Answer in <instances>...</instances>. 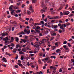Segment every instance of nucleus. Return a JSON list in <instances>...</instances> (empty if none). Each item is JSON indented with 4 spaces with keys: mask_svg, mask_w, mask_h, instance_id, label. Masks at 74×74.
Here are the masks:
<instances>
[{
    "mask_svg": "<svg viewBox=\"0 0 74 74\" xmlns=\"http://www.w3.org/2000/svg\"><path fill=\"white\" fill-rule=\"evenodd\" d=\"M12 7H14L13 5H11L9 8V9L11 11V12L10 13L11 14H13V13L14 12V10L12 9Z\"/></svg>",
    "mask_w": 74,
    "mask_h": 74,
    "instance_id": "f257e3e1",
    "label": "nucleus"
},
{
    "mask_svg": "<svg viewBox=\"0 0 74 74\" xmlns=\"http://www.w3.org/2000/svg\"><path fill=\"white\" fill-rule=\"evenodd\" d=\"M58 26L57 25H51L52 29H57L58 28Z\"/></svg>",
    "mask_w": 74,
    "mask_h": 74,
    "instance_id": "f03ea898",
    "label": "nucleus"
},
{
    "mask_svg": "<svg viewBox=\"0 0 74 74\" xmlns=\"http://www.w3.org/2000/svg\"><path fill=\"white\" fill-rule=\"evenodd\" d=\"M1 61L3 62H5V63H6L7 62V60H6V58L4 57H3V58L1 60Z\"/></svg>",
    "mask_w": 74,
    "mask_h": 74,
    "instance_id": "7ed1b4c3",
    "label": "nucleus"
},
{
    "mask_svg": "<svg viewBox=\"0 0 74 74\" xmlns=\"http://www.w3.org/2000/svg\"><path fill=\"white\" fill-rule=\"evenodd\" d=\"M33 5H31L30 6V11H32V12H34V11L33 10V9L32 8Z\"/></svg>",
    "mask_w": 74,
    "mask_h": 74,
    "instance_id": "20e7f679",
    "label": "nucleus"
},
{
    "mask_svg": "<svg viewBox=\"0 0 74 74\" xmlns=\"http://www.w3.org/2000/svg\"><path fill=\"white\" fill-rule=\"evenodd\" d=\"M56 52L57 53H59V54H60V53L59 52H61V50L60 49H58L56 50Z\"/></svg>",
    "mask_w": 74,
    "mask_h": 74,
    "instance_id": "39448f33",
    "label": "nucleus"
},
{
    "mask_svg": "<svg viewBox=\"0 0 74 74\" xmlns=\"http://www.w3.org/2000/svg\"><path fill=\"white\" fill-rule=\"evenodd\" d=\"M54 19H59L60 18V17L59 16H54L53 17Z\"/></svg>",
    "mask_w": 74,
    "mask_h": 74,
    "instance_id": "423d86ee",
    "label": "nucleus"
},
{
    "mask_svg": "<svg viewBox=\"0 0 74 74\" xmlns=\"http://www.w3.org/2000/svg\"><path fill=\"white\" fill-rule=\"evenodd\" d=\"M35 30L36 32H37V33H40V30H38V29H35Z\"/></svg>",
    "mask_w": 74,
    "mask_h": 74,
    "instance_id": "0eeeda50",
    "label": "nucleus"
},
{
    "mask_svg": "<svg viewBox=\"0 0 74 74\" xmlns=\"http://www.w3.org/2000/svg\"><path fill=\"white\" fill-rule=\"evenodd\" d=\"M46 41V39H43L41 41V43H42V44H44L45 43V41Z\"/></svg>",
    "mask_w": 74,
    "mask_h": 74,
    "instance_id": "6e6552de",
    "label": "nucleus"
},
{
    "mask_svg": "<svg viewBox=\"0 0 74 74\" xmlns=\"http://www.w3.org/2000/svg\"><path fill=\"white\" fill-rule=\"evenodd\" d=\"M19 35H20V34H25V33L24 32H23L22 31L21 32H20L19 33Z\"/></svg>",
    "mask_w": 74,
    "mask_h": 74,
    "instance_id": "1a4fd4ad",
    "label": "nucleus"
},
{
    "mask_svg": "<svg viewBox=\"0 0 74 74\" xmlns=\"http://www.w3.org/2000/svg\"><path fill=\"white\" fill-rule=\"evenodd\" d=\"M21 41H22L24 43H25V42H27L26 40L25 39H21Z\"/></svg>",
    "mask_w": 74,
    "mask_h": 74,
    "instance_id": "9d476101",
    "label": "nucleus"
},
{
    "mask_svg": "<svg viewBox=\"0 0 74 74\" xmlns=\"http://www.w3.org/2000/svg\"><path fill=\"white\" fill-rule=\"evenodd\" d=\"M27 14L28 15H30V14H31V12H30V11L29 10H27Z\"/></svg>",
    "mask_w": 74,
    "mask_h": 74,
    "instance_id": "9b49d317",
    "label": "nucleus"
},
{
    "mask_svg": "<svg viewBox=\"0 0 74 74\" xmlns=\"http://www.w3.org/2000/svg\"><path fill=\"white\" fill-rule=\"evenodd\" d=\"M18 66H20V67H21L22 68H23V65H22V64L21 63H18Z\"/></svg>",
    "mask_w": 74,
    "mask_h": 74,
    "instance_id": "f8f14e48",
    "label": "nucleus"
},
{
    "mask_svg": "<svg viewBox=\"0 0 74 74\" xmlns=\"http://www.w3.org/2000/svg\"><path fill=\"white\" fill-rule=\"evenodd\" d=\"M51 35L52 36H56V34L55 33H54L53 34L51 33Z\"/></svg>",
    "mask_w": 74,
    "mask_h": 74,
    "instance_id": "ddd939ff",
    "label": "nucleus"
},
{
    "mask_svg": "<svg viewBox=\"0 0 74 74\" xmlns=\"http://www.w3.org/2000/svg\"><path fill=\"white\" fill-rule=\"evenodd\" d=\"M56 46H52L51 48L53 49V50H55V49L56 48Z\"/></svg>",
    "mask_w": 74,
    "mask_h": 74,
    "instance_id": "4468645a",
    "label": "nucleus"
},
{
    "mask_svg": "<svg viewBox=\"0 0 74 74\" xmlns=\"http://www.w3.org/2000/svg\"><path fill=\"white\" fill-rule=\"evenodd\" d=\"M16 38V42H18L19 41V38L18 37H16L15 38Z\"/></svg>",
    "mask_w": 74,
    "mask_h": 74,
    "instance_id": "2eb2a0df",
    "label": "nucleus"
},
{
    "mask_svg": "<svg viewBox=\"0 0 74 74\" xmlns=\"http://www.w3.org/2000/svg\"><path fill=\"white\" fill-rule=\"evenodd\" d=\"M34 25L36 26H38V25H41V24L40 23H35Z\"/></svg>",
    "mask_w": 74,
    "mask_h": 74,
    "instance_id": "dca6fc26",
    "label": "nucleus"
},
{
    "mask_svg": "<svg viewBox=\"0 0 74 74\" xmlns=\"http://www.w3.org/2000/svg\"><path fill=\"white\" fill-rule=\"evenodd\" d=\"M45 12V11L43 9H41V11H40V12L42 13H43V12Z\"/></svg>",
    "mask_w": 74,
    "mask_h": 74,
    "instance_id": "f3484780",
    "label": "nucleus"
},
{
    "mask_svg": "<svg viewBox=\"0 0 74 74\" xmlns=\"http://www.w3.org/2000/svg\"><path fill=\"white\" fill-rule=\"evenodd\" d=\"M19 53H20V54H21V55H24V54H25V53L23 52L22 51L19 52Z\"/></svg>",
    "mask_w": 74,
    "mask_h": 74,
    "instance_id": "a211bd4d",
    "label": "nucleus"
},
{
    "mask_svg": "<svg viewBox=\"0 0 74 74\" xmlns=\"http://www.w3.org/2000/svg\"><path fill=\"white\" fill-rule=\"evenodd\" d=\"M26 49H25V48H23L22 49V51H23V52H26Z\"/></svg>",
    "mask_w": 74,
    "mask_h": 74,
    "instance_id": "6ab92c4d",
    "label": "nucleus"
},
{
    "mask_svg": "<svg viewBox=\"0 0 74 74\" xmlns=\"http://www.w3.org/2000/svg\"><path fill=\"white\" fill-rule=\"evenodd\" d=\"M35 29H36L37 30H38V29H40V27L38 26H37L36 28Z\"/></svg>",
    "mask_w": 74,
    "mask_h": 74,
    "instance_id": "aec40b11",
    "label": "nucleus"
},
{
    "mask_svg": "<svg viewBox=\"0 0 74 74\" xmlns=\"http://www.w3.org/2000/svg\"><path fill=\"white\" fill-rule=\"evenodd\" d=\"M49 60V58L47 57L45 58V60H46V61H47Z\"/></svg>",
    "mask_w": 74,
    "mask_h": 74,
    "instance_id": "412c9836",
    "label": "nucleus"
},
{
    "mask_svg": "<svg viewBox=\"0 0 74 74\" xmlns=\"http://www.w3.org/2000/svg\"><path fill=\"white\" fill-rule=\"evenodd\" d=\"M34 47H36V48H37V47H40V45H34Z\"/></svg>",
    "mask_w": 74,
    "mask_h": 74,
    "instance_id": "4be33fe9",
    "label": "nucleus"
},
{
    "mask_svg": "<svg viewBox=\"0 0 74 74\" xmlns=\"http://www.w3.org/2000/svg\"><path fill=\"white\" fill-rule=\"evenodd\" d=\"M38 62H39V64H42V62H41V60H39Z\"/></svg>",
    "mask_w": 74,
    "mask_h": 74,
    "instance_id": "5701e85b",
    "label": "nucleus"
},
{
    "mask_svg": "<svg viewBox=\"0 0 74 74\" xmlns=\"http://www.w3.org/2000/svg\"><path fill=\"white\" fill-rule=\"evenodd\" d=\"M40 23L41 24H42L43 25H44V22L43 21H42L40 22Z\"/></svg>",
    "mask_w": 74,
    "mask_h": 74,
    "instance_id": "b1692460",
    "label": "nucleus"
},
{
    "mask_svg": "<svg viewBox=\"0 0 74 74\" xmlns=\"http://www.w3.org/2000/svg\"><path fill=\"white\" fill-rule=\"evenodd\" d=\"M63 8V7L61 6L60 8L58 10V11H60V10H62Z\"/></svg>",
    "mask_w": 74,
    "mask_h": 74,
    "instance_id": "393cba45",
    "label": "nucleus"
},
{
    "mask_svg": "<svg viewBox=\"0 0 74 74\" xmlns=\"http://www.w3.org/2000/svg\"><path fill=\"white\" fill-rule=\"evenodd\" d=\"M65 15H69L70 14V12H67L65 13Z\"/></svg>",
    "mask_w": 74,
    "mask_h": 74,
    "instance_id": "a878e982",
    "label": "nucleus"
},
{
    "mask_svg": "<svg viewBox=\"0 0 74 74\" xmlns=\"http://www.w3.org/2000/svg\"><path fill=\"white\" fill-rule=\"evenodd\" d=\"M24 58V56H23L21 57V60H23V59Z\"/></svg>",
    "mask_w": 74,
    "mask_h": 74,
    "instance_id": "bb28decb",
    "label": "nucleus"
},
{
    "mask_svg": "<svg viewBox=\"0 0 74 74\" xmlns=\"http://www.w3.org/2000/svg\"><path fill=\"white\" fill-rule=\"evenodd\" d=\"M5 54L6 55H8L9 56H11V54H10V53H8L6 52Z\"/></svg>",
    "mask_w": 74,
    "mask_h": 74,
    "instance_id": "cd10ccee",
    "label": "nucleus"
},
{
    "mask_svg": "<svg viewBox=\"0 0 74 74\" xmlns=\"http://www.w3.org/2000/svg\"><path fill=\"white\" fill-rule=\"evenodd\" d=\"M55 38V37H51V38L50 39V41H52V40H53V38Z\"/></svg>",
    "mask_w": 74,
    "mask_h": 74,
    "instance_id": "c85d7f7f",
    "label": "nucleus"
},
{
    "mask_svg": "<svg viewBox=\"0 0 74 74\" xmlns=\"http://www.w3.org/2000/svg\"><path fill=\"white\" fill-rule=\"evenodd\" d=\"M52 73H56V70H53V71H52Z\"/></svg>",
    "mask_w": 74,
    "mask_h": 74,
    "instance_id": "c756f323",
    "label": "nucleus"
},
{
    "mask_svg": "<svg viewBox=\"0 0 74 74\" xmlns=\"http://www.w3.org/2000/svg\"><path fill=\"white\" fill-rule=\"evenodd\" d=\"M11 42H12L14 41V38L13 37H12L11 40Z\"/></svg>",
    "mask_w": 74,
    "mask_h": 74,
    "instance_id": "7c9ffc66",
    "label": "nucleus"
},
{
    "mask_svg": "<svg viewBox=\"0 0 74 74\" xmlns=\"http://www.w3.org/2000/svg\"><path fill=\"white\" fill-rule=\"evenodd\" d=\"M19 47H20V46H19V45H16V48H17V49H18V48H19Z\"/></svg>",
    "mask_w": 74,
    "mask_h": 74,
    "instance_id": "2f4dec72",
    "label": "nucleus"
},
{
    "mask_svg": "<svg viewBox=\"0 0 74 74\" xmlns=\"http://www.w3.org/2000/svg\"><path fill=\"white\" fill-rule=\"evenodd\" d=\"M51 58L52 59V58H53L54 59H55L56 58V57L52 56H51Z\"/></svg>",
    "mask_w": 74,
    "mask_h": 74,
    "instance_id": "473e14b6",
    "label": "nucleus"
},
{
    "mask_svg": "<svg viewBox=\"0 0 74 74\" xmlns=\"http://www.w3.org/2000/svg\"><path fill=\"white\" fill-rule=\"evenodd\" d=\"M14 45H14V43H11L10 44V46H11V47H13V46H14Z\"/></svg>",
    "mask_w": 74,
    "mask_h": 74,
    "instance_id": "72a5a7b5",
    "label": "nucleus"
},
{
    "mask_svg": "<svg viewBox=\"0 0 74 74\" xmlns=\"http://www.w3.org/2000/svg\"><path fill=\"white\" fill-rule=\"evenodd\" d=\"M58 32H59L60 33H61L62 32V31L60 29L58 31Z\"/></svg>",
    "mask_w": 74,
    "mask_h": 74,
    "instance_id": "f704fd0d",
    "label": "nucleus"
},
{
    "mask_svg": "<svg viewBox=\"0 0 74 74\" xmlns=\"http://www.w3.org/2000/svg\"><path fill=\"white\" fill-rule=\"evenodd\" d=\"M63 44H67V41H65L63 43Z\"/></svg>",
    "mask_w": 74,
    "mask_h": 74,
    "instance_id": "c9c22d12",
    "label": "nucleus"
},
{
    "mask_svg": "<svg viewBox=\"0 0 74 74\" xmlns=\"http://www.w3.org/2000/svg\"><path fill=\"white\" fill-rule=\"evenodd\" d=\"M63 28V25H61L60 27V29H62Z\"/></svg>",
    "mask_w": 74,
    "mask_h": 74,
    "instance_id": "e433bc0d",
    "label": "nucleus"
},
{
    "mask_svg": "<svg viewBox=\"0 0 74 74\" xmlns=\"http://www.w3.org/2000/svg\"><path fill=\"white\" fill-rule=\"evenodd\" d=\"M2 66H3V67H6V65L4 64H2Z\"/></svg>",
    "mask_w": 74,
    "mask_h": 74,
    "instance_id": "4c0bfd02",
    "label": "nucleus"
},
{
    "mask_svg": "<svg viewBox=\"0 0 74 74\" xmlns=\"http://www.w3.org/2000/svg\"><path fill=\"white\" fill-rule=\"evenodd\" d=\"M36 1H37V0H33L32 1V2L33 3H35Z\"/></svg>",
    "mask_w": 74,
    "mask_h": 74,
    "instance_id": "58836bf2",
    "label": "nucleus"
},
{
    "mask_svg": "<svg viewBox=\"0 0 74 74\" xmlns=\"http://www.w3.org/2000/svg\"><path fill=\"white\" fill-rule=\"evenodd\" d=\"M26 33L27 34H29V33H30V30L28 31Z\"/></svg>",
    "mask_w": 74,
    "mask_h": 74,
    "instance_id": "ea45409f",
    "label": "nucleus"
},
{
    "mask_svg": "<svg viewBox=\"0 0 74 74\" xmlns=\"http://www.w3.org/2000/svg\"><path fill=\"white\" fill-rule=\"evenodd\" d=\"M53 70H56V67H55L53 66Z\"/></svg>",
    "mask_w": 74,
    "mask_h": 74,
    "instance_id": "a19ab883",
    "label": "nucleus"
},
{
    "mask_svg": "<svg viewBox=\"0 0 74 74\" xmlns=\"http://www.w3.org/2000/svg\"><path fill=\"white\" fill-rule=\"evenodd\" d=\"M1 35L2 36H5V34H4V33H3V34H1Z\"/></svg>",
    "mask_w": 74,
    "mask_h": 74,
    "instance_id": "79ce46f5",
    "label": "nucleus"
},
{
    "mask_svg": "<svg viewBox=\"0 0 74 74\" xmlns=\"http://www.w3.org/2000/svg\"><path fill=\"white\" fill-rule=\"evenodd\" d=\"M25 5L24 4H23L21 5V7H22V8H24V7H25Z\"/></svg>",
    "mask_w": 74,
    "mask_h": 74,
    "instance_id": "37998d69",
    "label": "nucleus"
},
{
    "mask_svg": "<svg viewBox=\"0 0 74 74\" xmlns=\"http://www.w3.org/2000/svg\"><path fill=\"white\" fill-rule=\"evenodd\" d=\"M48 61L47 62V63H51V61H49V60H47Z\"/></svg>",
    "mask_w": 74,
    "mask_h": 74,
    "instance_id": "c03bdc74",
    "label": "nucleus"
},
{
    "mask_svg": "<svg viewBox=\"0 0 74 74\" xmlns=\"http://www.w3.org/2000/svg\"><path fill=\"white\" fill-rule=\"evenodd\" d=\"M61 29H62V32L63 33L64 32H65V30H64V28H61Z\"/></svg>",
    "mask_w": 74,
    "mask_h": 74,
    "instance_id": "a18cd8bd",
    "label": "nucleus"
},
{
    "mask_svg": "<svg viewBox=\"0 0 74 74\" xmlns=\"http://www.w3.org/2000/svg\"><path fill=\"white\" fill-rule=\"evenodd\" d=\"M31 21H33V19L32 18H31L30 19L29 22H31Z\"/></svg>",
    "mask_w": 74,
    "mask_h": 74,
    "instance_id": "49530a36",
    "label": "nucleus"
},
{
    "mask_svg": "<svg viewBox=\"0 0 74 74\" xmlns=\"http://www.w3.org/2000/svg\"><path fill=\"white\" fill-rule=\"evenodd\" d=\"M7 46H6V45H5L4 46V47H3V48L4 49H5V48H7Z\"/></svg>",
    "mask_w": 74,
    "mask_h": 74,
    "instance_id": "de8ad7c7",
    "label": "nucleus"
},
{
    "mask_svg": "<svg viewBox=\"0 0 74 74\" xmlns=\"http://www.w3.org/2000/svg\"><path fill=\"white\" fill-rule=\"evenodd\" d=\"M68 45L69 47H70L71 46V45L69 43H68Z\"/></svg>",
    "mask_w": 74,
    "mask_h": 74,
    "instance_id": "09e8293b",
    "label": "nucleus"
},
{
    "mask_svg": "<svg viewBox=\"0 0 74 74\" xmlns=\"http://www.w3.org/2000/svg\"><path fill=\"white\" fill-rule=\"evenodd\" d=\"M44 17H45V15L44 14H43L42 15V18L43 19H44Z\"/></svg>",
    "mask_w": 74,
    "mask_h": 74,
    "instance_id": "8fccbe9b",
    "label": "nucleus"
},
{
    "mask_svg": "<svg viewBox=\"0 0 74 74\" xmlns=\"http://www.w3.org/2000/svg\"><path fill=\"white\" fill-rule=\"evenodd\" d=\"M65 50H69V49L67 47H66L65 49Z\"/></svg>",
    "mask_w": 74,
    "mask_h": 74,
    "instance_id": "3c124183",
    "label": "nucleus"
},
{
    "mask_svg": "<svg viewBox=\"0 0 74 74\" xmlns=\"http://www.w3.org/2000/svg\"><path fill=\"white\" fill-rule=\"evenodd\" d=\"M14 29H15V27H13L12 29V31H14Z\"/></svg>",
    "mask_w": 74,
    "mask_h": 74,
    "instance_id": "603ef678",
    "label": "nucleus"
},
{
    "mask_svg": "<svg viewBox=\"0 0 74 74\" xmlns=\"http://www.w3.org/2000/svg\"><path fill=\"white\" fill-rule=\"evenodd\" d=\"M60 16L62 15V16H63V14L62 12H60Z\"/></svg>",
    "mask_w": 74,
    "mask_h": 74,
    "instance_id": "864d4df0",
    "label": "nucleus"
},
{
    "mask_svg": "<svg viewBox=\"0 0 74 74\" xmlns=\"http://www.w3.org/2000/svg\"><path fill=\"white\" fill-rule=\"evenodd\" d=\"M66 24V26H69V25H70L69 23H67Z\"/></svg>",
    "mask_w": 74,
    "mask_h": 74,
    "instance_id": "5fc2aeb1",
    "label": "nucleus"
},
{
    "mask_svg": "<svg viewBox=\"0 0 74 74\" xmlns=\"http://www.w3.org/2000/svg\"><path fill=\"white\" fill-rule=\"evenodd\" d=\"M46 38L47 40V41H48V40H49V38H48V37L46 36Z\"/></svg>",
    "mask_w": 74,
    "mask_h": 74,
    "instance_id": "6e6d98bb",
    "label": "nucleus"
},
{
    "mask_svg": "<svg viewBox=\"0 0 74 74\" xmlns=\"http://www.w3.org/2000/svg\"><path fill=\"white\" fill-rule=\"evenodd\" d=\"M8 40H5V44H6V43H7V42H8Z\"/></svg>",
    "mask_w": 74,
    "mask_h": 74,
    "instance_id": "4d7b16f0",
    "label": "nucleus"
},
{
    "mask_svg": "<svg viewBox=\"0 0 74 74\" xmlns=\"http://www.w3.org/2000/svg\"><path fill=\"white\" fill-rule=\"evenodd\" d=\"M14 66L16 68H18V66L17 65H15Z\"/></svg>",
    "mask_w": 74,
    "mask_h": 74,
    "instance_id": "13d9d810",
    "label": "nucleus"
},
{
    "mask_svg": "<svg viewBox=\"0 0 74 74\" xmlns=\"http://www.w3.org/2000/svg\"><path fill=\"white\" fill-rule=\"evenodd\" d=\"M42 61H43L44 63H45V59H42Z\"/></svg>",
    "mask_w": 74,
    "mask_h": 74,
    "instance_id": "bf43d9fd",
    "label": "nucleus"
},
{
    "mask_svg": "<svg viewBox=\"0 0 74 74\" xmlns=\"http://www.w3.org/2000/svg\"><path fill=\"white\" fill-rule=\"evenodd\" d=\"M29 53H33V51H29Z\"/></svg>",
    "mask_w": 74,
    "mask_h": 74,
    "instance_id": "052dcab7",
    "label": "nucleus"
},
{
    "mask_svg": "<svg viewBox=\"0 0 74 74\" xmlns=\"http://www.w3.org/2000/svg\"><path fill=\"white\" fill-rule=\"evenodd\" d=\"M62 71V68H60L59 70V72H60V73H61Z\"/></svg>",
    "mask_w": 74,
    "mask_h": 74,
    "instance_id": "680f3d73",
    "label": "nucleus"
},
{
    "mask_svg": "<svg viewBox=\"0 0 74 74\" xmlns=\"http://www.w3.org/2000/svg\"><path fill=\"white\" fill-rule=\"evenodd\" d=\"M18 63H21V61L19 60H18Z\"/></svg>",
    "mask_w": 74,
    "mask_h": 74,
    "instance_id": "e2e57ef3",
    "label": "nucleus"
},
{
    "mask_svg": "<svg viewBox=\"0 0 74 74\" xmlns=\"http://www.w3.org/2000/svg\"><path fill=\"white\" fill-rule=\"evenodd\" d=\"M53 66H51L50 67V68L51 69H53Z\"/></svg>",
    "mask_w": 74,
    "mask_h": 74,
    "instance_id": "0e129e2a",
    "label": "nucleus"
},
{
    "mask_svg": "<svg viewBox=\"0 0 74 74\" xmlns=\"http://www.w3.org/2000/svg\"><path fill=\"white\" fill-rule=\"evenodd\" d=\"M39 35L40 36H42V34L41 33H40L39 34Z\"/></svg>",
    "mask_w": 74,
    "mask_h": 74,
    "instance_id": "69168bd1",
    "label": "nucleus"
},
{
    "mask_svg": "<svg viewBox=\"0 0 74 74\" xmlns=\"http://www.w3.org/2000/svg\"><path fill=\"white\" fill-rule=\"evenodd\" d=\"M25 25H28V22L27 21H26L25 22Z\"/></svg>",
    "mask_w": 74,
    "mask_h": 74,
    "instance_id": "338daca9",
    "label": "nucleus"
},
{
    "mask_svg": "<svg viewBox=\"0 0 74 74\" xmlns=\"http://www.w3.org/2000/svg\"><path fill=\"white\" fill-rule=\"evenodd\" d=\"M63 47L65 49L66 48V45H64V46H63Z\"/></svg>",
    "mask_w": 74,
    "mask_h": 74,
    "instance_id": "774afa93",
    "label": "nucleus"
}]
</instances>
